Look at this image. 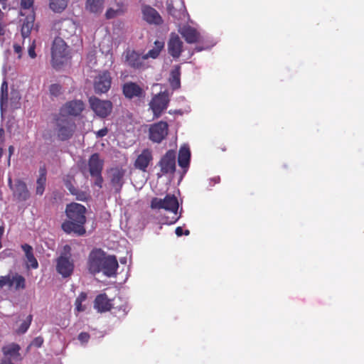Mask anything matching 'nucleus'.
Returning <instances> with one entry per match:
<instances>
[{"instance_id": "obj_1", "label": "nucleus", "mask_w": 364, "mask_h": 364, "mask_svg": "<svg viewBox=\"0 0 364 364\" xmlns=\"http://www.w3.org/2000/svg\"><path fill=\"white\" fill-rule=\"evenodd\" d=\"M85 213L86 208L82 204L72 203L67 205L65 208L67 220L62 223V230L67 234H73L77 236L84 235L86 233Z\"/></svg>"}, {"instance_id": "obj_2", "label": "nucleus", "mask_w": 364, "mask_h": 364, "mask_svg": "<svg viewBox=\"0 0 364 364\" xmlns=\"http://www.w3.org/2000/svg\"><path fill=\"white\" fill-rule=\"evenodd\" d=\"M118 267L116 257L106 255L100 249L92 250L89 255L88 269L93 274L102 272L105 275L111 277L116 275Z\"/></svg>"}, {"instance_id": "obj_3", "label": "nucleus", "mask_w": 364, "mask_h": 364, "mask_svg": "<svg viewBox=\"0 0 364 364\" xmlns=\"http://www.w3.org/2000/svg\"><path fill=\"white\" fill-rule=\"evenodd\" d=\"M77 129L75 121L68 116L60 114L54 118L53 134L56 139L60 141L70 140Z\"/></svg>"}, {"instance_id": "obj_4", "label": "nucleus", "mask_w": 364, "mask_h": 364, "mask_svg": "<svg viewBox=\"0 0 364 364\" xmlns=\"http://www.w3.org/2000/svg\"><path fill=\"white\" fill-rule=\"evenodd\" d=\"M150 207L151 209H164L173 214L171 219L167 221L169 224L175 223L180 218L181 214H178V200L174 195L167 194L164 198H153L151 200Z\"/></svg>"}, {"instance_id": "obj_5", "label": "nucleus", "mask_w": 364, "mask_h": 364, "mask_svg": "<svg viewBox=\"0 0 364 364\" xmlns=\"http://www.w3.org/2000/svg\"><path fill=\"white\" fill-rule=\"evenodd\" d=\"M68 46L61 37L54 39L51 47V64L53 68L60 69L67 60Z\"/></svg>"}, {"instance_id": "obj_6", "label": "nucleus", "mask_w": 364, "mask_h": 364, "mask_svg": "<svg viewBox=\"0 0 364 364\" xmlns=\"http://www.w3.org/2000/svg\"><path fill=\"white\" fill-rule=\"evenodd\" d=\"M65 252L62 253L56 260V271L62 275L63 277H70L74 270V263L71 259L70 254V247L65 245L64 247Z\"/></svg>"}, {"instance_id": "obj_7", "label": "nucleus", "mask_w": 364, "mask_h": 364, "mask_svg": "<svg viewBox=\"0 0 364 364\" xmlns=\"http://www.w3.org/2000/svg\"><path fill=\"white\" fill-rule=\"evenodd\" d=\"M76 28V24L73 19L65 18L55 21L51 30L63 38H69L75 33Z\"/></svg>"}, {"instance_id": "obj_8", "label": "nucleus", "mask_w": 364, "mask_h": 364, "mask_svg": "<svg viewBox=\"0 0 364 364\" xmlns=\"http://www.w3.org/2000/svg\"><path fill=\"white\" fill-rule=\"evenodd\" d=\"M169 102V95L166 91L160 92L152 97L149 106L154 118H159L161 116L162 113L167 109Z\"/></svg>"}, {"instance_id": "obj_9", "label": "nucleus", "mask_w": 364, "mask_h": 364, "mask_svg": "<svg viewBox=\"0 0 364 364\" xmlns=\"http://www.w3.org/2000/svg\"><path fill=\"white\" fill-rule=\"evenodd\" d=\"M90 108L100 118L108 117L113 109L112 102L109 100H102L96 97L89 98Z\"/></svg>"}, {"instance_id": "obj_10", "label": "nucleus", "mask_w": 364, "mask_h": 364, "mask_svg": "<svg viewBox=\"0 0 364 364\" xmlns=\"http://www.w3.org/2000/svg\"><path fill=\"white\" fill-rule=\"evenodd\" d=\"M8 184L10 189L12 191L13 196L19 202L27 200L30 196V192L28 189L26 183L21 179L15 181L13 184L12 179L9 177Z\"/></svg>"}, {"instance_id": "obj_11", "label": "nucleus", "mask_w": 364, "mask_h": 364, "mask_svg": "<svg viewBox=\"0 0 364 364\" xmlns=\"http://www.w3.org/2000/svg\"><path fill=\"white\" fill-rule=\"evenodd\" d=\"M168 133V124L166 122L160 121L151 124L149 130V139L154 143H161Z\"/></svg>"}, {"instance_id": "obj_12", "label": "nucleus", "mask_w": 364, "mask_h": 364, "mask_svg": "<svg viewBox=\"0 0 364 364\" xmlns=\"http://www.w3.org/2000/svg\"><path fill=\"white\" fill-rule=\"evenodd\" d=\"M124 64L134 70H139L144 66V55L134 50L127 49L122 55Z\"/></svg>"}, {"instance_id": "obj_13", "label": "nucleus", "mask_w": 364, "mask_h": 364, "mask_svg": "<svg viewBox=\"0 0 364 364\" xmlns=\"http://www.w3.org/2000/svg\"><path fill=\"white\" fill-rule=\"evenodd\" d=\"M112 77L109 71H103L95 77L94 89L97 94L106 93L110 89Z\"/></svg>"}, {"instance_id": "obj_14", "label": "nucleus", "mask_w": 364, "mask_h": 364, "mask_svg": "<svg viewBox=\"0 0 364 364\" xmlns=\"http://www.w3.org/2000/svg\"><path fill=\"white\" fill-rule=\"evenodd\" d=\"M122 93L128 100L137 98L139 100L145 97L146 92L136 82H127L122 85Z\"/></svg>"}, {"instance_id": "obj_15", "label": "nucleus", "mask_w": 364, "mask_h": 364, "mask_svg": "<svg viewBox=\"0 0 364 364\" xmlns=\"http://www.w3.org/2000/svg\"><path fill=\"white\" fill-rule=\"evenodd\" d=\"M158 165L161 168V174L173 173L176 170V152L168 150L161 159Z\"/></svg>"}, {"instance_id": "obj_16", "label": "nucleus", "mask_w": 364, "mask_h": 364, "mask_svg": "<svg viewBox=\"0 0 364 364\" xmlns=\"http://www.w3.org/2000/svg\"><path fill=\"white\" fill-rule=\"evenodd\" d=\"M85 109V104L80 100H74L67 102L60 108V114L65 116L78 117Z\"/></svg>"}, {"instance_id": "obj_17", "label": "nucleus", "mask_w": 364, "mask_h": 364, "mask_svg": "<svg viewBox=\"0 0 364 364\" xmlns=\"http://www.w3.org/2000/svg\"><path fill=\"white\" fill-rule=\"evenodd\" d=\"M167 11L176 20L183 18L186 15V6L183 0H168Z\"/></svg>"}, {"instance_id": "obj_18", "label": "nucleus", "mask_w": 364, "mask_h": 364, "mask_svg": "<svg viewBox=\"0 0 364 364\" xmlns=\"http://www.w3.org/2000/svg\"><path fill=\"white\" fill-rule=\"evenodd\" d=\"M110 183L115 193H119L124 183L126 171L122 168H112L110 169Z\"/></svg>"}, {"instance_id": "obj_19", "label": "nucleus", "mask_w": 364, "mask_h": 364, "mask_svg": "<svg viewBox=\"0 0 364 364\" xmlns=\"http://www.w3.org/2000/svg\"><path fill=\"white\" fill-rule=\"evenodd\" d=\"M143 19L149 24L159 26L163 23V19L159 12L153 7L145 5L141 9Z\"/></svg>"}, {"instance_id": "obj_20", "label": "nucleus", "mask_w": 364, "mask_h": 364, "mask_svg": "<svg viewBox=\"0 0 364 364\" xmlns=\"http://www.w3.org/2000/svg\"><path fill=\"white\" fill-rule=\"evenodd\" d=\"M183 42L179 36L171 33L168 42V52L173 58H178L183 51Z\"/></svg>"}, {"instance_id": "obj_21", "label": "nucleus", "mask_w": 364, "mask_h": 364, "mask_svg": "<svg viewBox=\"0 0 364 364\" xmlns=\"http://www.w3.org/2000/svg\"><path fill=\"white\" fill-rule=\"evenodd\" d=\"M152 160V151L149 149H145L137 156L134 165L136 168L145 172Z\"/></svg>"}, {"instance_id": "obj_22", "label": "nucleus", "mask_w": 364, "mask_h": 364, "mask_svg": "<svg viewBox=\"0 0 364 364\" xmlns=\"http://www.w3.org/2000/svg\"><path fill=\"white\" fill-rule=\"evenodd\" d=\"M112 301L105 293L100 294L95 299L94 308L99 313L109 311L113 307Z\"/></svg>"}, {"instance_id": "obj_23", "label": "nucleus", "mask_w": 364, "mask_h": 364, "mask_svg": "<svg viewBox=\"0 0 364 364\" xmlns=\"http://www.w3.org/2000/svg\"><path fill=\"white\" fill-rule=\"evenodd\" d=\"M179 32L188 43L192 44L200 41V33L191 26H184Z\"/></svg>"}, {"instance_id": "obj_24", "label": "nucleus", "mask_w": 364, "mask_h": 364, "mask_svg": "<svg viewBox=\"0 0 364 364\" xmlns=\"http://www.w3.org/2000/svg\"><path fill=\"white\" fill-rule=\"evenodd\" d=\"M21 21H22L21 35L23 38H26L30 36L34 26L35 13L33 9L26 13L25 18Z\"/></svg>"}, {"instance_id": "obj_25", "label": "nucleus", "mask_w": 364, "mask_h": 364, "mask_svg": "<svg viewBox=\"0 0 364 364\" xmlns=\"http://www.w3.org/2000/svg\"><path fill=\"white\" fill-rule=\"evenodd\" d=\"M104 161L100 159L98 153L92 154L88 160V167L90 176L100 174L102 172Z\"/></svg>"}, {"instance_id": "obj_26", "label": "nucleus", "mask_w": 364, "mask_h": 364, "mask_svg": "<svg viewBox=\"0 0 364 364\" xmlns=\"http://www.w3.org/2000/svg\"><path fill=\"white\" fill-rule=\"evenodd\" d=\"M47 169L45 165L40 166L36 180V194L42 196L45 191L47 181Z\"/></svg>"}, {"instance_id": "obj_27", "label": "nucleus", "mask_w": 364, "mask_h": 364, "mask_svg": "<svg viewBox=\"0 0 364 364\" xmlns=\"http://www.w3.org/2000/svg\"><path fill=\"white\" fill-rule=\"evenodd\" d=\"M75 178L73 176L67 175L64 178V184L70 193L76 196V198L79 200H83L85 199V193L80 191L74 186Z\"/></svg>"}, {"instance_id": "obj_28", "label": "nucleus", "mask_w": 364, "mask_h": 364, "mask_svg": "<svg viewBox=\"0 0 364 364\" xmlns=\"http://www.w3.org/2000/svg\"><path fill=\"white\" fill-rule=\"evenodd\" d=\"M21 248L25 252L27 267L37 269L38 267V262L33 255V250L32 246L28 244H24L21 245Z\"/></svg>"}, {"instance_id": "obj_29", "label": "nucleus", "mask_w": 364, "mask_h": 364, "mask_svg": "<svg viewBox=\"0 0 364 364\" xmlns=\"http://www.w3.org/2000/svg\"><path fill=\"white\" fill-rule=\"evenodd\" d=\"M21 347L18 344L15 343H9L2 348V352L5 356H9L15 360H21V355L19 350Z\"/></svg>"}, {"instance_id": "obj_30", "label": "nucleus", "mask_w": 364, "mask_h": 364, "mask_svg": "<svg viewBox=\"0 0 364 364\" xmlns=\"http://www.w3.org/2000/svg\"><path fill=\"white\" fill-rule=\"evenodd\" d=\"M191 159V151L188 146L181 147L178 153V163L183 168H186L189 166Z\"/></svg>"}, {"instance_id": "obj_31", "label": "nucleus", "mask_w": 364, "mask_h": 364, "mask_svg": "<svg viewBox=\"0 0 364 364\" xmlns=\"http://www.w3.org/2000/svg\"><path fill=\"white\" fill-rule=\"evenodd\" d=\"M85 8L91 13H101L104 8V0H87Z\"/></svg>"}, {"instance_id": "obj_32", "label": "nucleus", "mask_w": 364, "mask_h": 364, "mask_svg": "<svg viewBox=\"0 0 364 364\" xmlns=\"http://www.w3.org/2000/svg\"><path fill=\"white\" fill-rule=\"evenodd\" d=\"M170 84L173 90L178 89L181 86V68L176 65L171 72Z\"/></svg>"}, {"instance_id": "obj_33", "label": "nucleus", "mask_w": 364, "mask_h": 364, "mask_svg": "<svg viewBox=\"0 0 364 364\" xmlns=\"http://www.w3.org/2000/svg\"><path fill=\"white\" fill-rule=\"evenodd\" d=\"M11 287H14L16 290L24 289L26 288V279L25 278L15 273L11 275Z\"/></svg>"}, {"instance_id": "obj_34", "label": "nucleus", "mask_w": 364, "mask_h": 364, "mask_svg": "<svg viewBox=\"0 0 364 364\" xmlns=\"http://www.w3.org/2000/svg\"><path fill=\"white\" fill-rule=\"evenodd\" d=\"M69 0H50L49 7L55 13H61L67 7Z\"/></svg>"}, {"instance_id": "obj_35", "label": "nucleus", "mask_w": 364, "mask_h": 364, "mask_svg": "<svg viewBox=\"0 0 364 364\" xmlns=\"http://www.w3.org/2000/svg\"><path fill=\"white\" fill-rule=\"evenodd\" d=\"M8 103V83L4 80L1 86L0 107L1 112L6 107Z\"/></svg>"}, {"instance_id": "obj_36", "label": "nucleus", "mask_w": 364, "mask_h": 364, "mask_svg": "<svg viewBox=\"0 0 364 364\" xmlns=\"http://www.w3.org/2000/svg\"><path fill=\"white\" fill-rule=\"evenodd\" d=\"M124 12V8L123 4H121L120 5L117 4V8H109L107 9L105 14V16L107 19L113 18L119 15H121Z\"/></svg>"}, {"instance_id": "obj_37", "label": "nucleus", "mask_w": 364, "mask_h": 364, "mask_svg": "<svg viewBox=\"0 0 364 364\" xmlns=\"http://www.w3.org/2000/svg\"><path fill=\"white\" fill-rule=\"evenodd\" d=\"M34 0H21V15L24 16L26 13L33 9Z\"/></svg>"}, {"instance_id": "obj_38", "label": "nucleus", "mask_w": 364, "mask_h": 364, "mask_svg": "<svg viewBox=\"0 0 364 364\" xmlns=\"http://www.w3.org/2000/svg\"><path fill=\"white\" fill-rule=\"evenodd\" d=\"M87 299V294L81 292L75 301V309L80 312L85 310V307L82 306V302Z\"/></svg>"}, {"instance_id": "obj_39", "label": "nucleus", "mask_w": 364, "mask_h": 364, "mask_svg": "<svg viewBox=\"0 0 364 364\" xmlns=\"http://www.w3.org/2000/svg\"><path fill=\"white\" fill-rule=\"evenodd\" d=\"M33 319V316L31 314L28 315L25 321L21 324L19 328L17 330V333L18 334L25 333L28 329L29 328L31 321Z\"/></svg>"}, {"instance_id": "obj_40", "label": "nucleus", "mask_w": 364, "mask_h": 364, "mask_svg": "<svg viewBox=\"0 0 364 364\" xmlns=\"http://www.w3.org/2000/svg\"><path fill=\"white\" fill-rule=\"evenodd\" d=\"M63 87L59 84H52L49 87L50 94L53 97H58L62 94Z\"/></svg>"}, {"instance_id": "obj_41", "label": "nucleus", "mask_w": 364, "mask_h": 364, "mask_svg": "<svg viewBox=\"0 0 364 364\" xmlns=\"http://www.w3.org/2000/svg\"><path fill=\"white\" fill-rule=\"evenodd\" d=\"M8 286L11 287V275H6L0 277V287Z\"/></svg>"}, {"instance_id": "obj_42", "label": "nucleus", "mask_w": 364, "mask_h": 364, "mask_svg": "<svg viewBox=\"0 0 364 364\" xmlns=\"http://www.w3.org/2000/svg\"><path fill=\"white\" fill-rule=\"evenodd\" d=\"M159 54L160 51L153 48L152 49L149 50L146 54L144 55V58H145V60L148 59L149 58L155 59L159 55Z\"/></svg>"}, {"instance_id": "obj_43", "label": "nucleus", "mask_w": 364, "mask_h": 364, "mask_svg": "<svg viewBox=\"0 0 364 364\" xmlns=\"http://www.w3.org/2000/svg\"><path fill=\"white\" fill-rule=\"evenodd\" d=\"M90 334L87 332H81L79 335H78V340L82 343H87L88 341L90 340Z\"/></svg>"}, {"instance_id": "obj_44", "label": "nucleus", "mask_w": 364, "mask_h": 364, "mask_svg": "<svg viewBox=\"0 0 364 364\" xmlns=\"http://www.w3.org/2000/svg\"><path fill=\"white\" fill-rule=\"evenodd\" d=\"M92 176L95 177V185L99 188H102V183L104 181L102 176V173H100V174Z\"/></svg>"}, {"instance_id": "obj_45", "label": "nucleus", "mask_w": 364, "mask_h": 364, "mask_svg": "<svg viewBox=\"0 0 364 364\" xmlns=\"http://www.w3.org/2000/svg\"><path fill=\"white\" fill-rule=\"evenodd\" d=\"M43 343V338L41 336H38V337L35 338L33 340L31 345L36 348H40V347H41Z\"/></svg>"}, {"instance_id": "obj_46", "label": "nucleus", "mask_w": 364, "mask_h": 364, "mask_svg": "<svg viewBox=\"0 0 364 364\" xmlns=\"http://www.w3.org/2000/svg\"><path fill=\"white\" fill-rule=\"evenodd\" d=\"M108 133V129L107 127H104L99 131H97L95 134L97 138H102L105 136Z\"/></svg>"}, {"instance_id": "obj_47", "label": "nucleus", "mask_w": 364, "mask_h": 364, "mask_svg": "<svg viewBox=\"0 0 364 364\" xmlns=\"http://www.w3.org/2000/svg\"><path fill=\"white\" fill-rule=\"evenodd\" d=\"M154 48L159 50L161 52L164 47V43L163 41H156L154 42Z\"/></svg>"}, {"instance_id": "obj_48", "label": "nucleus", "mask_w": 364, "mask_h": 364, "mask_svg": "<svg viewBox=\"0 0 364 364\" xmlns=\"http://www.w3.org/2000/svg\"><path fill=\"white\" fill-rule=\"evenodd\" d=\"M28 55L31 58H35L36 57V54L35 53V45L33 44L28 48Z\"/></svg>"}, {"instance_id": "obj_49", "label": "nucleus", "mask_w": 364, "mask_h": 364, "mask_svg": "<svg viewBox=\"0 0 364 364\" xmlns=\"http://www.w3.org/2000/svg\"><path fill=\"white\" fill-rule=\"evenodd\" d=\"M220 178L219 176H215L210 179V186H214L216 183H220Z\"/></svg>"}, {"instance_id": "obj_50", "label": "nucleus", "mask_w": 364, "mask_h": 364, "mask_svg": "<svg viewBox=\"0 0 364 364\" xmlns=\"http://www.w3.org/2000/svg\"><path fill=\"white\" fill-rule=\"evenodd\" d=\"M14 147L13 146H9V159H8V165H10V159L11 155L14 154Z\"/></svg>"}, {"instance_id": "obj_51", "label": "nucleus", "mask_w": 364, "mask_h": 364, "mask_svg": "<svg viewBox=\"0 0 364 364\" xmlns=\"http://www.w3.org/2000/svg\"><path fill=\"white\" fill-rule=\"evenodd\" d=\"M175 232H176V235L178 236V237H181L183 235V228L181 227H177L175 230Z\"/></svg>"}, {"instance_id": "obj_52", "label": "nucleus", "mask_w": 364, "mask_h": 364, "mask_svg": "<svg viewBox=\"0 0 364 364\" xmlns=\"http://www.w3.org/2000/svg\"><path fill=\"white\" fill-rule=\"evenodd\" d=\"M14 50L15 53L20 54L21 53L22 48L18 44H14Z\"/></svg>"}, {"instance_id": "obj_53", "label": "nucleus", "mask_w": 364, "mask_h": 364, "mask_svg": "<svg viewBox=\"0 0 364 364\" xmlns=\"http://www.w3.org/2000/svg\"><path fill=\"white\" fill-rule=\"evenodd\" d=\"M5 34V25L0 21V36Z\"/></svg>"}, {"instance_id": "obj_54", "label": "nucleus", "mask_w": 364, "mask_h": 364, "mask_svg": "<svg viewBox=\"0 0 364 364\" xmlns=\"http://www.w3.org/2000/svg\"><path fill=\"white\" fill-rule=\"evenodd\" d=\"M4 226L1 225L0 226V249L2 247L1 238L4 235Z\"/></svg>"}, {"instance_id": "obj_55", "label": "nucleus", "mask_w": 364, "mask_h": 364, "mask_svg": "<svg viewBox=\"0 0 364 364\" xmlns=\"http://www.w3.org/2000/svg\"><path fill=\"white\" fill-rule=\"evenodd\" d=\"M1 364H14L11 360L9 359H6V360H3L1 363Z\"/></svg>"}, {"instance_id": "obj_56", "label": "nucleus", "mask_w": 364, "mask_h": 364, "mask_svg": "<svg viewBox=\"0 0 364 364\" xmlns=\"http://www.w3.org/2000/svg\"><path fill=\"white\" fill-rule=\"evenodd\" d=\"M6 1L7 0H0V4L2 5L3 9L6 8Z\"/></svg>"}, {"instance_id": "obj_57", "label": "nucleus", "mask_w": 364, "mask_h": 364, "mask_svg": "<svg viewBox=\"0 0 364 364\" xmlns=\"http://www.w3.org/2000/svg\"><path fill=\"white\" fill-rule=\"evenodd\" d=\"M120 309H122V310L123 311V315H126V314H127V312H126V311H125V310H126L125 307H124V308H122V306H121V307L119 308V310H120Z\"/></svg>"}, {"instance_id": "obj_58", "label": "nucleus", "mask_w": 364, "mask_h": 364, "mask_svg": "<svg viewBox=\"0 0 364 364\" xmlns=\"http://www.w3.org/2000/svg\"><path fill=\"white\" fill-rule=\"evenodd\" d=\"M189 234H190V231L188 230H186L183 232V235H188Z\"/></svg>"}, {"instance_id": "obj_59", "label": "nucleus", "mask_w": 364, "mask_h": 364, "mask_svg": "<svg viewBox=\"0 0 364 364\" xmlns=\"http://www.w3.org/2000/svg\"><path fill=\"white\" fill-rule=\"evenodd\" d=\"M4 16V14L3 11H1V10L0 9V19L3 18Z\"/></svg>"}, {"instance_id": "obj_60", "label": "nucleus", "mask_w": 364, "mask_h": 364, "mask_svg": "<svg viewBox=\"0 0 364 364\" xmlns=\"http://www.w3.org/2000/svg\"><path fill=\"white\" fill-rule=\"evenodd\" d=\"M3 154H4V149L0 147V158H1V156H3Z\"/></svg>"}, {"instance_id": "obj_61", "label": "nucleus", "mask_w": 364, "mask_h": 364, "mask_svg": "<svg viewBox=\"0 0 364 364\" xmlns=\"http://www.w3.org/2000/svg\"><path fill=\"white\" fill-rule=\"evenodd\" d=\"M196 50L197 51H201V50H202V48H201L196 47Z\"/></svg>"}, {"instance_id": "obj_62", "label": "nucleus", "mask_w": 364, "mask_h": 364, "mask_svg": "<svg viewBox=\"0 0 364 364\" xmlns=\"http://www.w3.org/2000/svg\"><path fill=\"white\" fill-rule=\"evenodd\" d=\"M1 222V220L0 219V223Z\"/></svg>"}]
</instances>
